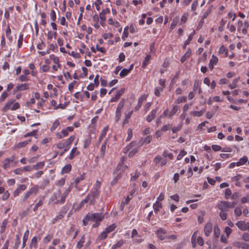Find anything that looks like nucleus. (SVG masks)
<instances>
[{
	"mask_svg": "<svg viewBox=\"0 0 249 249\" xmlns=\"http://www.w3.org/2000/svg\"><path fill=\"white\" fill-rule=\"evenodd\" d=\"M20 107L19 104L16 102L15 100L11 99L7 101L2 108V111L6 112L8 110H16Z\"/></svg>",
	"mask_w": 249,
	"mask_h": 249,
	"instance_id": "obj_1",
	"label": "nucleus"
},
{
	"mask_svg": "<svg viewBox=\"0 0 249 249\" xmlns=\"http://www.w3.org/2000/svg\"><path fill=\"white\" fill-rule=\"evenodd\" d=\"M235 205V203L234 202L222 201L217 205V208L221 211L227 212L229 208H233Z\"/></svg>",
	"mask_w": 249,
	"mask_h": 249,
	"instance_id": "obj_2",
	"label": "nucleus"
},
{
	"mask_svg": "<svg viewBox=\"0 0 249 249\" xmlns=\"http://www.w3.org/2000/svg\"><path fill=\"white\" fill-rule=\"evenodd\" d=\"M198 231H195L192 236L191 242L193 244V247H195L196 242L200 246H203L204 244L203 238L201 237L198 236Z\"/></svg>",
	"mask_w": 249,
	"mask_h": 249,
	"instance_id": "obj_3",
	"label": "nucleus"
},
{
	"mask_svg": "<svg viewBox=\"0 0 249 249\" xmlns=\"http://www.w3.org/2000/svg\"><path fill=\"white\" fill-rule=\"evenodd\" d=\"M61 193L59 190L57 191L54 193L52 196L50 198V203H52L53 204H62L64 202H61Z\"/></svg>",
	"mask_w": 249,
	"mask_h": 249,
	"instance_id": "obj_4",
	"label": "nucleus"
},
{
	"mask_svg": "<svg viewBox=\"0 0 249 249\" xmlns=\"http://www.w3.org/2000/svg\"><path fill=\"white\" fill-rule=\"evenodd\" d=\"M98 195V191H95L89 193L86 198L83 200L85 203L89 202L90 205H93L94 203L95 198Z\"/></svg>",
	"mask_w": 249,
	"mask_h": 249,
	"instance_id": "obj_5",
	"label": "nucleus"
},
{
	"mask_svg": "<svg viewBox=\"0 0 249 249\" xmlns=\"http://www.w3.org/2000/svg\"><path fill=\"white\" fill-rule=\"evenodd\" d=\"M73 130V127L72 126H68L66 128L62 129L60 132L57 133L56 135L58 139H61L63 137L68 136L69 133L72 132Z\"/></svg>",
	"mask_w": 249,
	"mask_h": 249,
	"instance_id": "obj_6",
	"label": "nucleus"
},
{
	"mask_svg": "<svg viewBox=\"0 0 249 249\" xmlns=\"http://www.w3.org/2000/svg\"><path fill=\"white\" fill-rule=\"evenodd\" d=\"M235 225L241 231H249V222L245 221H238Z\"/></svg>",
	"mask_w": 249,
	"mask_h": 249,
	"instance_id": "obj_7",
	"label": "nucleus"
},
{
	"mask_svg": "<svg viewBox=\"0 0 249 249\" xmlns=\"http://www.w3.org/2000/svg\"><path fill=\"white\" fill-rule=\"evenodd\" d=\"M157 237L161 240L167 238V231L163 228H159L155 232Z\"/></svg>",
	"mask_w": 249,
	"mask_h": 249,
	"instance_id": "obj_8",
	"label": "nucleus"
},
{
	"mask_svg": "<svg viewBox=\"0 0 249 249\" xmlns=\"http://www.w3.org/2000/svg\"><path fill=\"white\" fill-rule=\"evenodd\" d=\"M89 216L91 221H100L104 218V215L101 213H89Z\"/></svg>",
	"mask_w": 249,
	"mask_h": 249,
	"instance_id": "obj_9",
	"label": "nucleus"
},
{
	"mask_svg": "<svg viewBox=\"0 0 249 249\" xmlns=\"http://www.w3.org/2000/svg\"><path fill=\"white\" fill-rule=\"evenodd\" d=\"M15 160V157L14 156H12L10 158H8L5 159L3 161V168L5 169L8 168L10 166V163L14 161Z\"/></svg>",
	"mask_w": 249,
	"mask_h": 249,
	"instance_id": "obj_10",
	"label": "nucleus"
},
{
	"mask_svg": "<svg viewBox=\"0 0 249 249\" xmlns=\"http://www.w3.org/2000/svg\"><path fill=\"white\" fill-rule=\"evenodd\" d=\"M218 61V58L214 55H212L209 63V68L212 71L213 69V67Z\"/></svg>",
	"mask_w": 249,
	"mask_h": 249,
	"instance_id": "obj_11",
	"label": "nucleus"
},
{
	"mask_svg": "<svg viewBox=\"0 0 249 249\" xmlns=\"http://www.w3.org/2000/svg\"><path fill=\"white\" fill-rule=\"evenodd\" d=\"M125 89L124 88H122L121 89L118 90L115 96L114 97H113L111 98L110 101L111 102H116L117 100H119V99L121 97V96L122 95V94L125 91Z\"/></svg>",
	"mask_w": 249,
	"mask_h": 249,
	"instance_id": "obj_12",
	"label": "nucleus"
},
{
	"mask_svg": "<svg viewBox=\"0 0 249 249\" xmlns=\"http://www.w3.org/2000/svg\"><path fill=\"white\" fill-rule=\"evenodd\" d=\"M212 231V224L210 222H208L206 223L204 229V231L205 235L208 236L210 235Z\"/></svg>",
	"mask_w": 249,
	"mask_h": 249,
	"instance_id": "obj_13",
	"label": "nucleus"
},
{
	"mask_svg": "<svg viewBox=\"0 0 249 249\" xmlns=\"http://www.w3.org/2000/svg\"><path fill=\"white\" fill-rule=\"evenodd\" d=\"M26 186L24 184H21L18 186L16 190H15L13 193L14 196H18L22 191L26 190Z\"/></svg>",
	"mask_w": 249,
	"mask_h": 249,
	"instance_id": "obj_14",
	"label": "nucleus"
},
{
	"mask_svg": "<svg viewBox=\"0 0 249 249\" xmlns=\"http://www.w3.org/2000/svg\"><path fill=\"white\" fill-rule=\"evenodd\" d=\"M29 89V84L27 83H24L18 85L16 88L15 91H22Z\"/></svg>",
	"mask_w": 249,
	"mask_h": 249,
	"instance_id": "obj_15",
	"label": "nucleus"
},
{
	"mask_svg": "<svg viewBox=\"0 0 249 249\" xmlns=\"http://www.w3.org/2000/svg\"><path fill=\"white\" fill-rule=\"evenodd\" d=\"M158 109L156 108L155 109H153L149 113V114L148 115V116L146 118V121L148 122H151L154 118L155 117L156 114L157 112Z\"/></svg>",
	"mask_w": 249,
	"mask_h": 249,
	"instance_id": "obj_16",
	"label": "nucleus"
},
{
	"mask_svg": "<svg viewBox=\"0 0 249 249\" xmlns=\"http://www.w3.org/2000/svg\"><path fill=\"white\" fill-rule=\"evenodd\" d=\"M248 161V157L246 156H244L242 158H240L239 160L236 162V166H240L243 165L246 163Z\"/></svg>",
	"mask_w": 249,
	"mask_h": 249,
	"instance_id": "obj_17",
	"label": "nucleus"
},
{
	"mask_svg": "<svg viewBox=\"0 0 249 249\" xmlns=\"http://www.w3.org/2000/svg\"><path fill=\"white\" fill-rule=\"evenodd\" d=\"M79 152L77 150V147L74 146L72 148L70 152L69 159L70 160L72 159L75 156L79 155Z\"/></svg>",
	"mask_w": 249,
	"mask_h": 249,
	"instance_id": "obj_18",
	"label": "nucleus"
},
{
	"mask_svg": "<svg viewBox=\"0 0 249 249\" xmlns=\"http://www.w3.org/2000/svg\"><path fill=\"white\" fill-rule=\"evenodd\" d=\"M192 52L190 49H188L187 51L185 54L181 57L180 61L183 63L186 59H187L191 55Z\"/></svg>",
	"mask_w": 249,
	"mask_h": 249,
	"instance_id": "obj_19",
	"label": "nucleus"
},
{
	"mask_svg": "<svg viewBox=\"0 0 249 249\" xmlns=\"http://www.w3.org/2000/svg\"><path fill=\"white\" fill-rule=\"evenodd\" d=\"M205 112V109H201L199 111H193L190 112V114L194 117H200L203 115Z\"/></svg>",
	"mask_w": 249,
	"mask_h": 249,
	"instance_id": "obj_20",
	"label": "nucleus"
},
{
	"mask_svg": "<svg viewBox=\"0 0 249 249\" xmlns=\"http://www.w3.org/2000/svg\"><path fill=\"white\" fill-rule=\"evenodd\" d=\"M178 109H179V107L178 106H177V105L174 106L172 107L171 111H169V113L168 114V117L171 118L173 115H174L178 112Z\"/></svg>",
	"mask_w": 249,
	"mask_h": 249,
	"instance_id": "obj_21",
	"label": "nucleus"
},
{
	"mask_svg": "<svg viewBox=\"0 0 249 249\" xmlns=\"http://www.w3.org/2000/svg\"><path fill=\"white\" fill-rule=\"evenodd\" d=\"M152 140V137L150 136H146L143 141H142V140L141 139L139 141V143L140 145H142L143 144H148Z\"/></svg>",
	"mask_w": 249,
	"mask_h": 249,
	"instance_id": "obj_22",
	"label": "nucleus"
},
{
	"mask_svg": "<svg viewBox=\"0 0 249 249\" xmlns=\"http://www.w3.org/2000/svg\"><path fill=\"white\" fill-rule=\"evenodd\" d=\"M108 24L112 26L115 28H119L120 23L118 21L113 20L112 18H110L107 21Z\"/></svg>",
	"mask_w": 249,
	"mask_h": 249,
	"instance_id": "obj_23",
	"label": "nucleus"
},
{
	"mask_svg": "<svg viewBox=\"0 0 249 249\" xmlns=\"http://www.w3.org/2000/svg\"><path fill=\"white\" fill-rule=\"evenodd\" d=\"M71 190V187L70 186L67 189H66L64 192L63 194H62L61 195H60L61 197V202H65V198H66V197L67 196L70 192Z\"/></svg>",
	"mask_w": 249,
	"mask_h": 249,
	"instance_id": "obj_24",
	"label": "nucleus"
},
{
	"mask_svg": "<svg viewBox=\"0 0 249 249\" xmlns=\"http://www.w3.org/2000/svg\"><path fill=\"white\" fill-rule=\"evenodd\" d=\"M71 169V166L70 164H66L65 166H64L62 170H61V174H66L69 173Z\"/></svg>",
	"mask_w": 249,
	"mask_h": 249,
	"instance_id": "obj_25",
	"label": "nucleus"
},
{
	"mask_svg": "<svg viewBox=\"0 0 249 249\" xmlns=\"http://www.w3.org/2000/svg\"><path fill=\"white\" fill-rule=\"evenodd\" d=\"M240 80V77H237L234 79L232 82L231 84H230L228 85V87L231 89H233L237 87V84Z\"/></svg>",
	"mask_w": 249,
	"mask_h": 249,
	"instance_id": "obj_26",
	"label": "nucleus"
},
{
	"mask_svg": "<svg viewBox=\"0 0 249 249\" xmlns=\"http://www.w3.org/2000/svg\"><path fill=\"white\" fill-rule=\"evenodd\" d=\"M29 236V230L26 231L23 236V242H22V247L24 248L25 246L26 243L28 240Z\"/></svg>",
	"mask_w": 249,
	"mask_h": 249,
	"instance_id": "obj_27",
	"label": "nucleus"
},
{
	"mask_svg": "<svg viewBox=\"0 0 249 249\" xmlns=\"http://www.w3.org/2000/svg\"><path fill=\"white\" fill-rule=\"evenodd\" d=\"M153 209L155 212H158L162 207V204L160 202L156 201L153 205Z\"/></svg>",
	"mask_w": 249,
	"mask_h": 249,
	"instance_id": "obj_28",
	"label": "nucleus"
},
{
	"mask_svg": "<svg viewBox=\"0 0 249 249\" xmlns=\"http://www.w3.org/2000/svg\"><path fill=\"white\" fill-rule=\"evenodd\" d=\"M45 165V162L44 161H40L37 162L36 165H34L33 166V169L35 170H38L40 169H42Z\"/></svg>",
	"mask_w": 249,
	"mask_h": 249,
	"instance_id": "obj_29",
	"label": "nucleus"
},
{
	"mask_svg": "<svg viewBox=\"0 0 249 249\" xmlns=\"http://www.w3.org/2000/svg\"><path fill=\"white\" fill-rule=\"evenodd\" d=\"M30 142L31 140H28L24 142H19L16 145V147L18 148L24 147L27 145Z\"/></svg>",
	"mask_w": 249,
	"mask_h": 249,
	"instance_id": "obj_30",
	"label": "nucleus"
},
{
	"mask_svg": "<svg viewBox=\"0 0 249 249\" xmlns=\"http://www.w3.org/2000/svg\"><path fill=\"white\" fill-rule=\"evenodd\" d=\"M218 53L219 54H224V57L227 56L228 55L227 50L224 45H222L221 46H220L218 50Z\"/></svg>",
	"mask_w": 249,
	"mask_h": 249,
	"instance_id": "obj_31",
	"label": "nucleus"
},
{
	"mask_svg": "<svg viewBox=\"0 0 249 249\" xmlns=\"http://www.w3.org/2000/svg\"><path fill=\"white\" fill-rule=\"evenodd\" d=\"M124 241L123 240H120L116 244H114L111 249H116L117 248H120L124 244Z\"/></svg>",
	"mask_w": 249,
	"mask_h": 249,
	"instance_id": "obj_32",
	"label": "nucleus"
},
{
	"mask_svg": "<svg viewBox=\"0 0 249 249\" xmlns=\"http://www.w3.org/2000/svg\"><path fill=\"white\" fill-rule=\"evenodd\" d=\"M133 111L130 110L127 113H126L125 116V119H124L123 121V124H127L128 123V120L129 118H130L132 114Z\"/></svg>",
	"mask_w": 249,
	"mask_h": 249,
	"instance_id": "obj_33",
	"label": "nucleus"
},
{
	"mask_svg": "<svg viewBox=\"0 0 249 249\" xmlns=\"http://www.w3.org/2000/svg\"><path fill=\"white\" fill-rule=\"evenodd\" d=\"M178 21V17H176L173 19V20L171 24V26H170V31H171L172 30H173V29L175 28V27L177 25Z\"/></svg>",
	"mask_w": 249,
	"mask_h": 249,
	"instance_id": "obj_34",
	"label": "nucleus"
},
{
	"mask_svg": "<svg viewBox=\"0 0 249 249\" xmlns=\"http://www.w3.org/2000/svg\"><path fill=\"white\" fill-rule=\"evenodd\" d=\"M128 36V26H125L124 28V32L122 35V38L123 40H125Z\"/></svg>",
	"mask_w": 249,
	"mask_h": 249,
	"instance_id": "obj_35",
	"label": "nucleus"
},
{
	"mask_svg": "<svg viewBox=\"0 0 249 249\" xmlns=\"http://www.w3.org/2000/svg\"><path fill=\"white\" fill-rule=\"evenodd\" d=\"M213 234L215 237H218L220 234V230L217 226H215L214 227Z\"/></svg>",
	"mask_w": 249,
	"mask_h": 249,
	"instance_id": "obj_36",
	"label": "nucleus"
},
{
	"mask_svg": "<svg viewBox=\"0 0 249 249\" xmlns=\"http://www.w3.org/2000/svg\"><path fill=\"white\" fill-rule=\"evenodd\" d=\"M182 126V123H180L178 124L177 126H174L172 129L173 133H175L179 131L181 129Z\"/></svg>",
	"mask_w": 249,
	"mask_h": 249,
	"instance_id": "obj_37",
	"label": "nucleus"
},
{
	"mask_svg": "<svg viewBox=\"0 0 249 249\" xmlns=\"http://www.w3.org/2000/svg\"><path fill=\"white\" fill-rule=\"evenodd\" d=\"M65 178H62L57 181L56 182V185L59 187H61L65 184Z\"/></svg>",
	"mask_w": 249,
	"mask_h": 249,
	"instance_id": "obj_38",
	"label": "nucleus"
},
{
	"mask_svg": "<svg viewBox=\"0 0 249 249\" xmlns=\"http://www.w3.org/2000/svg\"><path fill=\"white\" fill-rule=\"evenodd\" d=\"M116 227V226L114 224H112L106 228L105 231L108 233L113 231H114Z\"/></svg>",
	"mask_w": 249,
	"mask_h": 249,
	"instance_id": "obj_39",
	"label": "nucleus"
},
{
	"mask_svg": "<svg viewBox=\"0 0 249 249\" xmlns=\"http://www.w3.org/2000/svg\"><path fill=\"white\" fill-rule=\"evenodd\" d=\"M151 58V56L150 54H147L144 58V60L142 64V67L144 68L147 64L149 63V61Z\"/></svg>",
	"mask_w": 249,
	"mask_h": 249,
	"instance_id": "obj_40",
	"label": "nucleus"
},
{
	"mask_svg": "<svg viewBox=\"0 0 249 249\" xmlns=\"http://www.w3.org/2000/svg\"><path fill=\"white\" fill-rule=\"evenodd\" d=\"M234 213L236 216H239L242 214L241 208L239 207H236L234 210Z\"/></svg>",
	"mask_w": 249,
	"mask_h": 249,
	"instance_id": "obj_41",
	"label": "nucleus"
},
{
	"mask_svg": "<svg viewBox=\"0 0 249 249\" xmlns=\"http://www.w3.org/2000/svg\"><path fill=\"white\" fill-rule=\"evenodd\" d=\"M53 237V235L52 234H49L46 236H45L43 239V242L44 244H47L49 242Z\"/></svg>",
	"mask_w": 249,
	"mask_h": 249,
	"instance_id": "obj_42",
	"label": "nucleus"
},
{
	"mask_svg": "<svg viewBox=\"0 0 249 249\" xmlns=\"http://www.w3.org/2000/svg\"><path fill=\"white\" fill-rule=\"evenodd\" d=\"M59 122L57 120H55L51 127V130L53 131L55 130L56 128L59 126Z\"/></svg>",
	"mask_w": 249,
	"mask_h": 249,
	"instance_id": "obj_43",
	"label": "nucleus"
},
{
	"mask_svg": "<svg viewBox=\"0 0 249 249\" xmlns=\"http://www.w3.org/2000/svg\"><path fill=\"white\" fill-rule=\"evenodd\" d=\"M85 242V238L84 236H83L80 240L77 242L76 245V247L78 249H81L84 243Z\"/></svg>",
	"mask_w": 249,
	"mask_h": 249,
	"instance_id": "obj_44",
	"label": "nucleus"
},
{
	"mask_svg": "<svg viewBox=\"0 0 249 249\" xmlns=\"http://www.w3.org/2000/svg\"><path fill=\"white\" fill-rule=\"evenodd\" d=\"M130 71L127 69H123L120 73V76L122 77H124L126 76Z\"/></svg>",
	"mask_w": 249,
	"mask_h": 249,
	"instance_id": "obj_45",
	"label": "nucleus"
},
{
	"mask_svg": "<svg viewBox=\"0 0 249 249\" xmlns=\"http://www.w3.org/2000/svg\"><path fill=\"white\" fill-rule=\"evenodd\" d=\"M38 191V186L37 185H34L33 187H32L29 191L32 194L36 195Z\"/></svg>",
	"mask_w": 249,
	"mask_h": 249,
	"instance_id": "obj_46",
	"label": "nucleus"
},
{
	"mask_svg": "<svg viewBox=\"0 0 249 249\" xmlns=\"http://www.w3.org/2000/svg\"><path fill=\"white\" fill-rule=\"evenodd\" d=\"M195 34V31L194 30L189 36L187 39L185 41H186V45H188L192 39H193L194 35Z\"/></svg>",
	"mask_w": 249,
	"mask_h": 249,
	"instance_id": "obj_47",
	"label": "nucleus"
},
{
	"mask_svg": "<svg viewBox=\"0 0 249 249\" xmlns=\"http://www.w3.org/2000/svg\"><path fill=\"white\" fill-rule=\"evenodd\" d=\"M127 137L126 139V141H129L132 138L133 132L131 128H128L127 130Z\"/></svg>",
	"mask_w": 249,
	"mask_h": 249,
	"instance_id": "obj_48",
	"label": "nucleus"
},
{
	"mask_svg": "<svg viewBox=\"0 0 249 249\" xmlns=\"http://www.w3.org/2000/svg\"><path fill=\"white\" fill-rule=\"evenodd\" d=\"M186 101V98L184 96L179 97L175 101V103L178 104L181 103H185Z\"/></svg>",
	"mask_w": 249,
	"mask_h": 249,
	"instance_id": "obj_49",
	"label": "nucleus"
},
{
	"mask_svg": "<svg viewBox=\"0 0 249 249\" xmlns=\"http://www.w3.org/2000/svg\"><path fill=\"white\" fill-rule=\"evenodd\" d=\"M37 242V240L36 237L34 236L31 240V243L30 245V247H34L36 248V247Z\"/></svg>",
	"mask_w": 249,
	"mask_h": 249,
	"instance_id": "obj_50",
	"label": "nucleus"
},
{
	"mask_svg": "<svg viewBox=\"0 0 249 249\" xmlns=\"http://www.w3.org/2000/svg\"><path fill=\"white\" fill-rule=\"evenodd\" d=\"M242 175L238 174H237L235 176L232 177L231 178V180L232 181L236 182L238 181L239 180H240L242 178Z\"/></svg>",
	"mask_w": 249,
	"mask_h": 249,
	"instance_id": "obj_51",
	"label": "nucleus"
},
{
	"mask_svg": "<svg viewBox=\"0 0 249 249\" xmlns=\"http://www.w3.org/2000/svg\"><path fill=\"white\" fill-rule=\"evenodd\" d=\"M89 221H91L89 213L83 219V223L84 225L86 226L89 224Z\"/></svg>",
	"mask_w": 249,
	"mask_h": 249,
	"instance_id": "obj_52",
	"label": "nucleus"
},
{
	"mask_svg": "<svg viewBox=\"0 0 249 249\" xmlns=\"http://www.w3.org/2000/svg\"><path fill=\"white\" fill-rule=\"evenodd\" d=\"M108 129V126H106L104 128L103 130L102 131V133L101 134L100 137V140H102L104 137H105L107 132Z\"/></svg>",
	"mask_w": 249,
	"mask_h": 249,
	"instance_id": "obj_53",
	"label": "nucleus"
},
{
	"mask_svg": "<svg viewBox=\"0 0 249 249\" xmlns=\"http://www.w3.org/2000/svg\"><path fill=\"white\" fill-rule=\"evenodd\" d=\"M187 154V152L184 150H182L179 152V154L177 156V159L180 160L184 156Z\"/></svg>",
	"mask_w": 249,
	"mask_h": 249,
	"instance_id": "obj_54",
	"label": "nucleus"
},
{
	"mask_svg": "<svg viewBox=\"0 0 249 249\" xmlns=\"http://www.w3.org/2000/svg\"><path fill=\"white\" fill-rule=\"evenodd\" d=\"M226 211H220L219 213V216L222 220H225L227 218V213Z\"/></svg>",
	"mask_w": 249,
	"mask_h": 249,
	"instance_id": "obj_55",
	"label": "nucleus"
},
{
	"mask_svg": "<svg viewBox=\"0 0 249 249\" xmlns=\"http://www.w3.org/2000/svg\"><path fill=\"white\" fill-rule=\"evenodd\" d=\"M128 31L132 34L135 33L137 31L136 27L132 24L130 25L129 26H128Z\"/></svg>",
	"mask_w": 249,
	"mask_h": 249,
	"instance_id": "obj_56",
	"label": "nucleus"
},
{
	"mask_svg": "<svg viewBox=\"0 0 249 249\" xmlns=\"http://www.w3.org/2000/svg\"><path fill=\"white\" fill-rule=\"evenodd\" d=\"M50 58L51 59V60H53L54 63H55V64H59V59L57 57L55 56L53 54H51L50 55Z\"/></svg>",
	"mask_w": 249,
	"mask_h": 249,
	"instance_id": "obj_57",
	"label": "nucleus"
},
{
	"mask_svg": "<svg viewBox=\"0 0 249 249\" xmlns=\"http://www.w3.org/2000/svg\"><path fill=\"white\" fill-rule=\"evenodd\" d=\"M75 139V136L74 135L71 136L66 141V144H67V146H70L72 142Z\"/></svg>",
	"mask_w": 249,
	"mask_h": 249,
	"instance_id": "obj_58",
	"label": "nucleus"
},
{
	"mask_svg": "<svg viewBox=\"0 0 249 249\" xmlns=\"http://www.w3.org/2000/svg\"><path fill=\"white\" fill-rule=\"evenodd\" d=\"M138 151V148H133L131 151H130L129 152V153H128V156L129 157H133V156L135 155V154L136 153H137Z\"/></svg>",
	"mask_w": 249,
	"mask_h": 249,
	"instance_id": "obj_59",
	"label": "nucleus"
},
{
	"mask_svg": "<svg viewBox=\"0 0 249 249\" xmlns=\"http://www.w3.org/2000/svg\"><path fill=\"white\" fill-rule=\"evenodd\" d=\"M84 178H85L84 174H82V175H80V176L78 177L77 178H76L75 179V185L76 186L80 181L84 180Z\"/></svg>",
	"mask_w": 249,
	"mask_h": 249,
	"instance_id": "obj_60",
	"label": "nucleus"
},
{
	"mask_svg": "<svg viewBox=\"0 0 249 249\" xmlns=\"http://www.w3.org/2000/svg\"><path fill=\"white\" fill-rule=\"evenodd\" d=\"M124 106V99H122L118 105L116 110L121 111Z\"/></svg>",
	"mask_w": 249,
	"mask_h": 249,
	"instance_id": "obj_61",
	"label": "nucleus"
},
{
	"mask_svg": "<svg viewBox=\"0 0 249 249\" xmlns=\"http://www.w3.org/2000/svg\"><path fill=\"white\" fill-rule=\"evenodd\" d=\"M147 97V95L145 94H143L141 96L138 100L139 104H141L142 105V103L146 100Z\"/></svg>",
	"mask_w": 249,
	"mask_h": 249,
	"instance_id": "obj_62",
	"label": "nucleus"
},
{
	"mask_svg": "<svg viewBox=\"0 0 249 249\" xmlns=\"http://www.w3.org/2000/svg\"><path fill=\"white\" fill-rule=\"evenodd\" d=\"M74 96L75 98L79 100L80 101H83V95L80 93V92H76L74 93Z\"/></svg>",
	"mask_w": 249,
	"mask_h": 249,
	"instance_id": "obj_63",
	"label": "nucleus"
},
{
	"mask_svg": "<svg viewBox=\"0 0 249 249\" xmlns=\"http://www.w3.org/2000/svg\"><path fill=\"white\" fill-rule=\"evenodd\" d=\"M242 239L246 242H249V233L244 232L242 234Z\"/></svg>",
	"mask_w": 249,
	"mask_h": 249,
	"instance_id": "obj_64",
	"label": "nucleus"
}]
</instances>
